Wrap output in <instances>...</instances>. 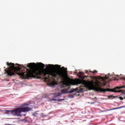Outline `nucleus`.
<instances>
[{
	"label": "nucleus",
	"instance_id": "f257e3e1",
	"mask_svg": "<svg viewBox=\"0 0 125 125\" xmlns=\"http://www.w3.org/2000/svg\"><path fill=\"white\" fill-rule=\"evenodd\" d=\"M18 67H15L14 63V76L16 74L20 76L22 79H28V78H35L36 79H42V76L45 77L46 82H55V79L65 81L66 77L68 74L67 68L64 66L62 67L60 69H54L52 70H42L39 68H36L37 64L35 63H30L27 64V67L30 68L27 72H19L21 70V65L19 64H16Z\"/></svg>",
	"mask_w": 125,
	"mask_h": 125
},
{
	"label": "nucleus",
	"instance_id": "f03ea898",
	"mask_svg": "<svg viewBox=\"0 0 125 125\" xmlns=\"http://www.w3.org/2000/svg\"><path fill=\"white\" fill-rule=\"evenodd\" d=\"M79 78L82 79V80L78 79L76 80H74L73 79H70L69 80L64 82L63 83V86L64 88L63 89L61 90V92L63 94H67L68 93H73V92L76 91V89H73L71 90H69L70 88V85H75V84H79L80 83H82L83 84L86 88H87L89 90L92 89L93 88L94 90L95 91H100V92H106V89H104L102 87V83L98 80H96L95 82L93 81H89V79H91V77H88L87 76H84L83 77L82 76L83 72H79Z\"/></svg>",
	"mask_w": 125,
	"mask_h": 125
},
{
	"label": "nucleus",
	"instance_id": "7ed1b4c3",
	"mask_svg": "<svg viewBox=\"0 0 125 125\" xmlns=\"http://www.w3.org/2000/svg\"><path fill=\"white\" fill-rule=\"evenodd\" d=\"M29 111H31V108L29 107H19L17 108L16 109L13 110H10L9 112H11L12 115L14 116H18L21 117V113H26L27 112H29Z\"/></svg>",
	"mask_w": 125,
	"mask_h": 125
},
{
	"label": "nucleus",
	"instance_id": "20e7f679",
	"mask_svg": "<svg viewBox=\"0 0 125 125\" xmlns=\"http://www.w3.org/2000/svg\"><path fill=\"white\" fill-rule=\"evenodd\" d=\"M46 67L48 68H52V67H54L55 68H57V69L60 68V66L59 65H53V64H46Z\"/></svg>",
	"mask_w": 125,
	"mask_h": 125
},
{
	"label": "nucleus",
	"instance_id": "39448f33",
	"mask_svg": "<svg viewBox=\"0 0 125 125\" xmlns=\"http://www.w3.org/2000/svg\"><path fill=\"white\" fill-rule=\"evenodd\" d=\"M110 78V74H108L107 75L105 76V77H101L100 80H102L103 82H105V80H108Z\"/></svg>",
	"mask_w": 125,
	"mask_h": 125
},
{
	"label": "nucleus",
	"instance_id": "423d86ee",
	"mask_svg": "<svg viewBox=\"0 0 125 125\" xmlns=\"http://www.w3.org/2000/svg\"><path fill=\"white\" fill-rule=\"evenodd\" d=\"M97 72L98 71L96 70H94L93 71H92L90 70H85V74H89V73H92L93 74H96Z\"/></svg>",
	"mask_w": 125,
	"mask_h": 125
},
{
	"label": "nucleus",
	"instance_id": "0eeeda50",
	"mask_svg": "<svg viewBox=\"0 0 125 125\" xmlns=\"http://www.w3.org/2000/svg\"><path fill=\"white\" fill-rule=\"evenodd\" d=\"M38 67H39V68H41V69H44L45 67L44 64L40 62L38 64Z\"/></svg>",
	"mask_w": 125,
	"mask_h": 125
},
{
	"label": "nucleus",
	"instance_id": "6e6552de",
	"mask_svg": "<svg viewBox=\"0 0 125 125\" xmlns=\"http://www.w3.org/2000/svg\"><path fill=\"white\" fill-rule=\"evenodd\" d=\"M117 97H118V96L115 97L113 95L108 96V98L109 99H110V98H111V99H114V98H117Z\"/></svg>",
	"mask_w": 125,
	"mask_h": 125
},
{
	"label": "nucleus",
	"instance_id": "1a4fd4ad",
	"mask_svg": "<svg viewBox=\"0 0 125 125\" xmlns=\"http://www.w3.org/2000/svg\"><path fill=\"white\" fill-rule=\"evenodd\" d=\"M121 108H124V106L120 107L118 108H112V109H109V111H111L112 110H116V109H121Z\"/></svg>",
	"mask_w": 125,
	"mask_h": 125
},
{
	"label": "nucleus",
	"instance_id": "9d476101",
	"mask_svg": "<svg viewBox=\"0 0 125 125\" xmlns=\"http://www.w3.org/2000/svg\"><path fill=\"white\" fill-rule=\"evenodd\" d=\"M119 99H120V100H124V98H123V97H119Z\"/></svg>",
	"mask_w": 125,
	"mask_h": 125
},
{
	"label": "nucleus",
	"instance_id": "9b49d317",
	"mask_svg": "<svg viewBox=\"0 0 125 125\" xmlns=\"http://www.w3.org/2000/svg\"><path fill=\"white\" fill-rule=\"evenodd\" d=\"M52 101H57V100L55 99H52L51 100Z\"/></svg>",
	"mask_w": 125,
	"mask_h": 125
},
{
	"label": "nucleus",
	"instance_id": "f8f14e48",
	"mask_svg": "<svg viewBox=\"0 0 125 125\" xmlns=\"http://www.w3.org/2000/svg\"><path fill=\"white\" fill-rule=\"evenodd\" d=\"M24 105L25 106H28V105H29V104H24Z\"/></svg>",
	"mask_w": 125,
	"mask_h": 125
},
{
	"label": "nucleus",
	"instance_id": "ddd939ff",
	"mask_svg": "<svg viewBox=\"0 0 125 125\" xmlns=\"http://www.w3.org/2000/svg\"><path fill=\"white\" fill-rule=\"evenodd\" d=\"M106 85V83H104V85Z\"/></svg>",
	"mask_w": 125,
	"mask_h": 125
},
{
	"label": "nucleus",
	"instance_id": "4468645a",
	"mask_svg": "<svg viewBox=\"0 0 125 125\" xmlns=\"http://www.w3.org/2000/svg\"><path fill=\"white\" fill-rule=\"evenodd\" d=\"M91 104H94V103H91Z\"/></svg>",
	"mask_w": 125,
	"mask_h": 125
}]
</instances>
